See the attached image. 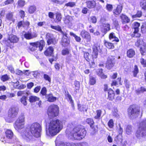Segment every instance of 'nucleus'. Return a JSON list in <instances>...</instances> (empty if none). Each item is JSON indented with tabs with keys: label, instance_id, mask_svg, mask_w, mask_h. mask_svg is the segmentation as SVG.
I'll return each instance as SVG.
<instances>
[{
	"label": "nucleus",
	"instance_id": "f257e3e1",
	"mask_svg": "<svg viewBox=\"0 0 146 146\" xmlns=\"http://www.w3.org/2000/svg\"><path fill=\"white\" fill-rule=\"evenodd\" d=\"M30 130V131L29 130H26L24 133L21 134L23 138L27 142L31 141L33 136L36 137H40L41 127L39 124L33 123L31 125Z\"/></svg>",
	"mask_w": 146,
	"mask_h": 146
},
{
	"label": "nucleus",
	"instance_id": "f03ea898",
	"mask_svg": "<svg viewBox=\"0 0 146 146\" xmlns=\"http://www.w3.org/2000/svg\"><path fill=\"white\" fill-rule=\"evenodd\" d=\"M66 135L70 138L80 140L85 137L86 132L84 126L78 125L73 129L68 127L66 131Z\"/></svg>",
	"mask_w": 146,
	"mask_h": 146
},
{
	"label": "nucleus",
	"instance_id": "7ed1b4c3",
	"mask_svg": "<svg viewBox=\"0 0 146 146\" xmlns=\"http://www.w3.org/2000/svg\"><path fill=\"white\" fill-rule=\"evenodd\" d=\"M63 125L59 120L51 121L46 129V135L48 137L53 136L56 135L62 129Z\"/></svg>",
	"mask_w": 146,
	"mask_h": 146
},
{
	"label": "nucleus",
	"instance_id": "20e7f679",
	"mask_svg": "<svg viewBox=\"0 0 146 146\" xmlns=\"http://www.w3.org/2000/svg\"><path fill=\"white\" fill-rule=\"evenodd\" d=\"M136 136L139 139L146 140V119H143L140 122Z\"/></svg>",
	"mask_w": 146,
	"mask_h": 146
},
{
	"label": "nucleus",
	"instance_id": "39448f33",
	"mask_svg": "<svg viewBox=\"0 0 146 146\" xmlns=\"http://www.w3.org/2000/svg\"><path fill=\"white\" fill-rule=\"evenodd\" d=\"M19 111V108L17 106L11 107L8 111L7 117L5 118V121L8 122H12L17 117Z\"/></svg>",
	"mask_w": 146,
	"mask_h": 146
},
{
	"label": "nucleus",
	"instance_id": "423d86ee",
	"mask_svg": "<svg viewBox=\"0 0 146 146\" xmlns=\"http://www.w3.org/2000/svg\"><path fill=\"white\" fill-rule=\"evenodd\" d=\"M25 117L23 114H22L17 119L14 125L16 130H19L23 129L24 127Z\"/></svg>",
	"mask_w": 146,
	"mask_h": 146
},
{
	"label": "nucleus",
	"instance_id": "0eeeda50",
	"mask_svg": "<svg viewBox=\"0 0 146 146\" xmlns=\"http://www.w3.org/2000/svg\"><path fill=\"white\" fill-rule=\"evenodd\" d=\"M58 109V107L56 105L50 106L48 107L47 111L49 117L51 118L57 116L59 113Z\"/></svg>",
	"mask_w": 146,
	"mask_h": 146
},
{
	"label": "nucleus",
	"instance_id": "6e6552de",
	"mask_svg": "<svg viewBox=\"0 0 146 146\" xmlns=\"http://www.w3.org/2000/svg\"><path fill=\"white\" fill-rule=\"evenodd\" d=\"M139 110L138 108L132 106L128 109V115L129 118L133 119L136 117L139 113Z\"/></svg>",
	"mask_w": 146,
	"mask_h": 146
},
{
	"label": "nucleus",
	"instance_id": "1a4fd4ad",
	"mask_svg": "<svg viewBox=\"0 0 146 146\" xmlns=\"http://www.w3.org/2000/svg\"><path fill=\"white\" fill-rule=\"evenodd\" d=\"M31 46L30 47V49L31 51H33L36 49L37 47H39L40 51H41L45 45L44 42V41L41 40L39 42H36L30 43Z\"/></svg>",
	"mask_w": 146,
	"mask_h": 146
},
{
	"label": "nucleus",
	"instance_id": "9d476101",
	"mask_svg": "<svg viewBox=\"0 0 146 146\" xmlns=\"http://www.w3.org/2000/svg\"><path fill=\"white\" fill-rule=\"evenodd\" d=\"M116 60L114 57L109 56L108 58L106 64V67L108 69H110L114 66Z\"/></svg>",
	"mask_w": 146,
	"mask_h": 146
},
{
	"label": "nucleus",
	"instance_id": "9b49d317",
	"mask_svg": "<svg viewBox=\"0 0 146 146\" xmlns=\"http://www.w3.org/2000/svg\"><path fill=\"white\" fill-rule=\"evenodd\" d=\"M93 50L92 57V59L94 60L97 57L98 52L100 50V46L97 44H94L93 47Z\"/></svg>",
	"mask_w": 146,
	"mask_h": 146
},
{
	"label": "nucleus",
	"instance_id": "f8f14e48",
	"mask_svg": "<svg viewBox=\"0 0 146 146\" xmlns=\"http://www.w3.org/2000/svg\"><path fill=\"white\" fill-rule=\"evenodd\" d=\"M19 40V38L15 35H13L9 36L8 39L6 41V44L7 46L10 47V44L8 43L9 41L13 43L17 42Z\"/></svg>",
	"mask_w": 146,
	"mask_h": 146
},
{
	"label": "nucleus",
	"instance_id": "ddd939ff",
	"mask_svg": "<svg viewBox=\"0 0 146 146\" xmlns=\"http://www.w3.org/2000/svg\"><path fill=\"white\" fill-rule=\"evenodd\" d=\"M80 35L82 37L86 39L87 42H90L91 40V36L88 32L85 30L82 31L80 33Z\"/></svg>",
	"mask_w": 146,
	"mask_h": 146
},
{
	"label": "nucleus",
	"instance_id": "4468645a",
	"mask_svg": "<svg viewBox=\"0 0 146 146\" xmlns=\"http://www.w3.org/2000/svg\"><path fill=\"white\" fill-rule=\"evenodd\" d=\"M62 34L63 35L62 40V44L64 46H67L69 42V40H68V37L67 36V34L66 32H62Z\"/></svg>",
	"mask_w": 146,
	"mask_h": 146
},
{
	"label": "nucleus",
	"instance_id": "2eb2a0df",
	"mask_svg": "<svg viewBox=\"0 0 146 146\" xmlns=\"http://www.w3.org/2000/svg\"><path fill=\"white\" fill-rule=\"evenodd\" d=\"M100 27L101 31L104 34L106 33L110 29V25L108 23L104 25H100Z\"/></svg>",
	"mask_w": 146,
	"mask_h": 146
},
{
	"label": "nucleus",
	"instance_id": "dca6fc26",
	"mask_svg": "<svg viewBox=\"0 0 146 146\" xmlns=\"http://www.w3.org/2000/svg\"><path fill=\"white\" fill-rule=\"evenodd\" d=\"M37 34L36 33H32L30 32L26 33L24 35L25 37L27 39H31L37 36Z\"/></svg>",
	"mask_w": 146,
	"mask_h": 146
},
{
	"label": "nucleus",
	"instance_id": "f3484780",
	"mask_svg": "<svg viewBox=\"0 0 146 146\" xmlns=\"http://www.w3.org/2000/svg\"><path fill=\"white\" fill-rule=\"evenodd\" d=\"M86 121L88 124L90 125L92 128L91 130L94 131L92 134H94L96 131V130L94 128L93 126V125L94 123L93 119L91 118H88L86 119Z\"/></svg>",
	"mask_w": 146,
	"mask_h": 146
},
{
	"label": "nucleus",
	"instance_id": "a211bd4d",
	"mask_svg": "<svg viewBox=\"0 0 146 146\" xmlns=\"http://www.w3.org/2000/svg\"><path fill=\"white\" fill-rule=\"evenodd\" d=\"M87 7L89 9H92L95 7L96 3L94 0L88 1L86 2Z\"/></svg>",
	"mask_w": 146,
	"mask_h": 146
},
{
	"label": "nucleus",
	"instance_id": "6ab92c4d",
	"mask_svg": "<svg viewBox=\"0 0 146 146\" xmlns=\"http://www.w3.org/2000/svg\"><path fill=\"white\" fill-rule=\"evenodd\" d=\"M122 8V6L121 5H118L116 8L114 9L113 13L116 15H119L121 12Z\"/></svg>",
	"mask_w": 146,
	"mask_h": 146
},
{
	"label": "nucleus",
	"instance_id": "aec40b11",
	"mask_svg": "<svg viewBox=\"0 0 146 146\" xmlns=\"http://www.w3.org/2000/svg\"><path fill=\"white\" fill-rule=\"evenodd\" d=\"M108 99L110 100H112L114 98L115 93L111 89H109L108 91Z\"/></svg>",
	"mask_w": 146,
	"mask_h": 146
},
{
	"label": "nucleus",
	"instance_id": "412c9836",
	"mask_svg": "<svg viewBox=\"0 0 146 146\" xmlns=\"http://www.w3.org/2000/svg\"><path fill=\"white\" fill-rule=\"evenodd\" d=\"M46 97L47 100L50 102H54L56 100V98L54 97L51 94L46 95Z\"/></svg>",
	"mask_w": 146,
	"mask_h": 146
},
{
	"label": "nucleus",
	"instance_id": "4be33fe9",
	"mask_svg": "<svg viewBox=\"0 0 146 146\" xmlns=\"http://www.w3.org/2000/svg\"><path fill=\"white\" fill-rule=\"evenodd\" d=\"M135 51L132 49L128 50L127 52V56L130 58H131L135 55Z\"/></svg>",
	"mask_w": 146,
	"mask_h": 146
},
{
	"label": "nucleus",
	"instance_id": "5701e85b",
	"mask_svg": "<svg viewBox=\"0 0 146 146\" xmlns=\"http://www.w3.org/2000/svg\"><path fill=\"white\" fill-rule=\"evenodd\" d=\"M53 48L51 46L49 47L45 52L44 54L47 56H51L53 54Z\"/></svg>",
	"mask_w": 146,
	"mask_h": 146
},
{
	"label": "nucleus",
	"instance_id": "b1692460",
	"mask_svg": "<svg viewBox=\"0 0 146 146\" xmlns=\"http://www.w3.org/2000/svg\"><path fill=\"white\" fill-rule=\"evenodd\" d=\"M78 109L80 111H87L88 109V106L86 105H78Z\"/></svg>",
	"mask_w": 146,
	"mask_h": 146
},
{
	"label": "nucleus",
	"instance_id": "393cba45",
	"mask_svg": "<svg viewBox=\"0 0 146 146\" xmlns=\"http://www.w3.org/2000/svg\"><path fill=\"white\" fill-rule=\"evenodd\" d=\"M120 17L121 19L122 22L123 23H128L130 21V20L128 17L123 14H121Z\"/></svg>",
	"mask_w": 146,
	"mask_h": 146
},
{
	"label": "nucleus",
	"instance_id": "a878e982",
	"mask_svg": "<svg viewBox=\"0 0 146 146\" xmlns=\"http://www.w3.org/2000/svg\"><path fill=\"white\" fill-rule=\"evenodd\" d=\"M135 45L137 46L143 47L145 46V44L142 40L138 39L135 43Z\"/></svg>",
	"mask_w": 146,
	"mask_h": 146
},
{
	"label": "nucleus",
	"instance_id": "bb28decb",
	"mask_svg": "<svg viewBox=\"0 0 146 146\" xmlns=\"http://www.w3.org/2000/svg\"><path fill=\"white\" fill-rule=\"evenodd\" d=\"M109 37L110 40H112L113 41H115L116 42H118L119 41L118 38L115 36L114 33H111Z\"/></svg>",
	"mask_w": 146,
	"mask_h": 146
},
{
	"label": "nucleus",
	"instance_id": "cd10ccee",
	"mask_svg": "<svg viewBox=\"0 0 146 146\" xmlns=\"http://www.w3.org/2000/svg\"><path fill=\"white\" fill-rule=\"evenodd\" d=\"M140 25V23L137 22H134L133 23L132 25V27L134 29V31H135V32L139 31V27Z\"/></svg>",
	"mask_w": 146,
	"mask_h": 146
},
{
	"label": "nucleus",
	"instance_id": "c85d7f7f",
	"mask_svg": "<svg viewBox=\"0 0 146 146\" xmlns=\"http://www.w3.org/2000/svg\"><path fill=\"white\" fill-rule=\"evenodd\" d=\"M6 135L8 139H11L13 136V133L10 130H7L5 132Z\"/></svg>",
	"mask_w": 146,
	"mask_h": 146
},
{
	"label": "nucleus",
	"instance_id": "c756f323",
	"mask_svg": "<svg viewBox=\"0 0 146 146\" xmlns=\"http://www.w3.org/2000/svg\"><path fill=\"white\" fill-rule=\"evenodd\" d=\"M146 91V88L143 87H141L140 88H138L135 90V92L137 94L139 95L141 93H143Z\"/></svg>",
	"mask_w": 146,
	"mask_h": 146
},
{
	"label": "nucleus",
	"instance_id": "7c9ffc66",
	"mask_svg": "<svg viewBox=\"0 0 146 146\" xmlns=\"http://www.w3.org/2000/svg\"><path fill=\"white\" fill-rule=\"evenodd\" d=\"M125 132L128 135L131 134L133 132L132 127L131 125H127L125 129Z\"/></svg>",
	"mask_w": 146,
	"mask_h": 146
},
{
	"label": "nucleus",
	"instance_id": "2f4dec72",
	"mask_svg": "<svg viewBox=\"0 0 146 146\" xmlns=\"http://www.w3.org/2000/svg\"><path fill=\"white\" fill-rule=\"evenodd\" d=\"M102 111L101 110H97L96 111V115L94 117V119L99 120L100 119L102 114Z\"/></svg>",
	"mask_w": 146,
	"mask_h": 146
},
{
	"label": "nucleus",
	"instance_id": "473e14b6",
	"mask_svg": "<svg viewBox=\"0 0 146 146\" xmlns=\"http://www.w3.org/2000/svg\"><path fill=\"white\" fill-rule=\"evenodd\" d=\"M39 98L36 96H31L29 97V102H33L37 101H39Z\"/></svg>",
	"mask_w": 146,
	"mask_h": 146
},
{
	"label": "nucleus",
	"instance_id": "72a5a7b5",
	"mask_svg": "<svg viewBox=\"0 0 146 146\" xmlns=\"http://www.w3.org/2000/svg\"><path fill=\"white\" fill-rule=\"evenodd\" d=\"M50 27L52 29L60 32L62 34V32H63L62 30L61 27L58 25L53 26L51 25Z\"/></svg>",
	"mask_w": 146,
	"mask_h": 146
},
{
	"label": "nucleus",
	"instance_id": "f704fd0d",
	"mask_svg": "<svg viewBox=\"0 0 146 146\" xmlns=\"http://www.w3.org/2000/svg\"><path fill=\"white\" fill-rule=\"evenodd\" d=\"M84 57L88 62H90V61L91 56L88 53L85 52L84 53Z\"/></svg>",
	"mask_w": 146,
	"mask_h": 146
},
{
	"label": "nucleus",
	"instance_id": "c9c22d12",
	"mask_svg": "<svg viewBox=\"0 0 146 146\" xmlns=\"http://www.w3.org/2000/svg\"><path fill=\"white\" fill-rule=\"evenodd\" d=\"M104 44L109 49H112L114 48V46L112 43L108 42L105 41Z\"/></svg>",
	"mask_w": 146,
	"mask_h": 146
},
{
	"label": "nucleus",
	"instance_id": "e433bc0d",
	"mask_svg": "<svg viewBox=\"0 0 146 146\" xmlns=\"http://www.w3.org/2000/svg\"><path fill=\"white\" fill-rule=\"evenodd\" d=\"M53 36L50 33H47L46 35V39L47 40V43H50V40H53L52 39V38H53Z\"/></svg>",
	"mask_w": 146,
	"mask_h": 146
},
{
	"label": "nucleus",
	"instance_id": "4c0bfd02",
	"mask_svg": "<svg viewBox=\"0 0 146 146\" xmlns=\"http://www.w3.org/2000/svg\"><path fill=\"white\" fill-rule=\"evenodd\" d=\"M140 5L142 9H143L144 10H146V0H141L140 2Z\"/></svg>",
	"mask_w": 146,
	"mask_h": 146
},
{
	"label": "nucleus",
	"instance_id": "58836bf2",
	"mask_svg": "<svg viewBox=\"0 0 146 146\" xmlns=\"http://www.w3.org/2000/svg\"><path fill=\"white\" fill-rule=\"evenodd\" d=\"M13 12H9L6 15V18L8 20L13 21Z\"/></svg>",
	"mask_w": 146,
	"mask_h": 146
},
{
	"label": "nucleus",
	"instance_id": "ea45409f",
	"mask_svg": "<svg viewBox=\"0 0 146 146\" xmlns=\"http://www.w3.org/2000/svg\"><path fill=\"white\" fill-rule=\"evenodd\" d=\"M21 102L24 106H26L27 104V98L25 96H23L20 100Z\"/></svg>",
	"mask_w": 146,
	"mask_h": 146
},
{
	"label": "nucleus",
	"instance_id": "a19ab883",
	"mask_svg": "<svg viewBox=\"0 0 146 146\" xmlns=\"http://www.w3.org/2000/svg\"><path fill=\"white\" fill-rule=\"evenodd\" d=\"M96 82V78L92 76H90V77L89 83L91 85L95 84Z\"/></svg>",
	"mask_w": 146,
	"mask_h": 146
},
{
	"label": "nucleus",
	"instance_id": "79ce46f5",
	"mask_svg": "<svg viewBox=\"0 0 146 146\" xmlns=\"http://www.w3.org/2000/svg\"><path fill=\"white\" fill-rule=\"evenodd\" d=\"M70 35L74 37L76 41L78 42H80V41L81 39L79 36H76L72 32H70Z\"/></svg>",
	"mask_w": 146,
	"mask_h": 146
},
{
	"label": "nucleus",
	"instance_id": "37998d69",
	"mask_svg": "<svg viewBox=\"0 0 146 146\" xmlns=\"http://www.w3.org/2000/svg\"><path fill=\"white\" fill-rule=\"evenodd\" d=\"M36 7L34 6H30L29 9V12L30 13H34L36 10Z\"/></svg>",
	"mask_w": 146,
	"mask_h": 146
},
{
	"label": "nucleus",
	"instance_id": "c03bdc74",
	"mask_svg": "<svg viewBox=\"0 0 146 146\" xmlns=\"http://www.w3.org/2000/svg\"><path fill=\"white\" fill-rule=\"evenodd\" d=\"M139 72V70L138 67L137 65L134 66V70L133 71V76L134 77H136L137 75Z\"/></svg>",
	"mask_w": 146,
	"mask_h": 146
},
{
	"label": "nucleus",
	"instance_id": "a18cd8bd",
	"mask_svg": "<svg viewBox=\"0 0 146 146\" xmlns=\"http://www.w3.org/2000/svg\"><path fill=\"white\" fill-rule=\"evenodd\" d=\"M61 15L60 13H56V20L55 22L57 23L60 21L61 20Z\"/></svg>",
	"mask_w": 146,
	"mask_h": 146
},
{
	"label": "nucleus",
	"instance_id": "49530a36",
	"mask_svg": "<svg viewBox=\"0 0 146 146\" xmlns=\"http://www.w3.org/2000/svg\"><path fill=\"white\" fill-rule=\"evenodd\" d=\"M142 12L141 11H138L136 14L132 16L133 18H134L137 17H140L142 15Z\"/></svg>",
	"mask_w": 146,
	"mask_h": 146
},
{
	"label": "nucleus",
	"instance_id": "de8ad7c7",
	"mask_svg": "<svg viewBox=\"0 0 146 146\" xmlns=\"http://www.w3.org/2000/svg\"><path fill=\"white\" fill-rule=\"evenodd\" d=\"M140 51L141 54L142 55H145L146 54V50L145 49V46L142 47L140 48Z\"/></svg>",
	"mask_w": 146,
	"mask_h": 146
},
{
	"label": "nucleus",
	"instance_id": "09e8293b",
	"mask_svg": "<svg viewBox=\"0 0 146 146\" xmlns=\"http://www.w3.org/2000/svg\"><path fill=\"white\" fill-rule=\"evenodd\" d=\"M112 114L113 115L117 118L119 117V115L118 113V110L117 109H115L113 111Z\"/></svg>",
	"mask_w": 146,
	"mask_h": 146
},
{
	"label": "nucleus",
	"instance_id": "8fccbe9b",
	"mask_svg": "<svg viewBox=\"0 0 146 146\" xmlns=\"http://www.w3.org/2000/svg\"><path fill=\"white\" fill-rule=\"evenodd\" d=\"M97 20L96 17L94 16H92L90 18V21L93 23H96L97 22Z\"/></svg>",
	"mask_w": 146,
	"mask_h": 146
},
{
	"label": "nucleus",
	"instance_id": "3c124183",
	"mask_svg": "<svg viewBox=\"0 0 146 146\" xmlns=\"http://www.w3.org/2000/svg\"><path fill=\"white\" fill-rule=\"evenodd\" d=\"M9 77L7 75H3L1 77V80L3 82H5L9 80Z\"/></svg>",
	"mask_w": 146,
	"mask_h": 146
},
{
	"label": "nucleus",
	"instance_id": "603ef678",
	"mask_svg": "<svg viewBox=\"0 0 146 146\" xmlns=\"http://www.w3.org/2000/svg\"><path fill=\"white\" fill-rule=\"evenodd\" d=\"M19 82L18 81H17L15 83L16 84V85H16L17 88H18L20 89H22L25 88L26 87V86L24 84H22L21 85L19 86H18V85L19 84Z\"/></svg>",
	"mask_w": 146,
	"mask_h": 146
},
{
	"label": "nucleus",
	"instance_id": "864d4df0",
	"mask_svg": "<svg viewBox=\"0 0 146 146\" xmlns=\"http://www.w3.org/2000/svg\"><path fill=\"white\" fill-rule=\"evenodd\" d=\"M25 1L23 0H19L18 1V5L21 7H23L25 5Z\"/></svg>",
	"mask_w": 146,
	"mask_h": 146
},
{
	"label": "nucleus",
	"instance_id": "5fc2aeb1",
	"mask_svg": "<svg viewBox=\"0 0 146 146\" xmlns=\"http://www.w3.org/2000/svg\"><path fill=\"white\" fill-rule=\"evenodd\" d=\"M108 125L110 128H112L114 126L113 121L112 119H110L108 123Z\"/></svg>",
	"mask_w": 146,
	"mask_h": 146
},
{
	"label": "nucleus",
	"instance_id": "6e6d98bb",
	"mask_svg": "<svg viewBox=\"0 0 146 146\" xmlns=\"http://www.w3.org/2000/svg\"><path fill=\"white\" fill-rule=\"evenodd\" d=\"M75 5V3L74 2H69L66 3L65 5V6L67 7H73Z\"/></svg>",
	"mask_w": 146,
	"mask_h": 146
},
{
	"label": "nucleus",
	"instance_id": "4d7b16f0",
	"mask_svg": "<svg viewBox=\"0 0 146 146\" xmlns=\"http://www.w3.org/2000/svg\"><path fill=\"white\" fill-rule=\"evenodd\" d=\"M75 146H87L88 143L86 142H83L82 143H77L76 144H75Z\"/></svg>",
	"mask_w": 146,
	"mask_h": 146
},
{
	"label": "nucleus",
	"instance_id": "13d9d810",
	"mask_svg": "<svg viewBox=\"0 0 146 146\" xmlns=\"http://www.w3.org/2000/svg\"><path fill=\"white\" fill-rule=\"evenodd\" d=\"M138 32H135L134 31L132 35V36L136 37H139L141 36V34L138 33Z\"/></svg>",
	"mask_w": 146,
	"mask_h": 146
},
{
	"label": "nucleus",
	"instance_id": "bf43d9fd",
	"mask_svg": "<svg viewBox=\"0 0 146 146\" xmlns=\"http://www.w3.org/2000/svg\"><path fill=\"white\" fill-rule=\"evenodd\" d=\"M75 144L70 143H62L60 146H75Z\"/></svg>",
	"mask_w": 146,
	"mask_h": 146
},
{
	"label": "nucleus",
	"instance_id": "052dcab7",
	"mask_svg": "<svg viewBox=\"0 0 146 146\" xmlns=\"http://www.w3.org/2000/svg\"><path fill=\"white\" fill-rule=\"evenodd\" d=\"M140 62L143 66L146 67V60L141 58L140 60Z\"/></svg>",
	"mask_w": 146,
	"mask_h": 146
},
{
	"label": "nucleus",
	"instance_id": "680f3d73",
	"mask_svg": "<svg viewBox=\"0 0 146 146\" xmlns=\"http://www.w3.org/2000/svg\"><path fill=\"white\" fill-rule=\"evenodd\" d=\"M43 77L46 80L48 81L49 82H51V78L48 75L44 74Z\"/></svg>",
	"mask_w": 146,
	"mask_h": 146
},
{
	"label": "nucleus",
	"instance_id": "e2e57ef3",
	"mask_svg": "<svg viewBox=\"0 0 146 146\" xmlns=\"http://www.w3.org/2000/svg\"><path fill=\"white\" fill-rule=\"evenodd\" d=\"M141 32L143 33H146V25H143L141 27Z\"/></svg>",
	"mask_w": 146,
	"mask_h": 146
},
{
	"label": "nucleus",
	"instance_id": "0e129e2a",
	"mask_svg": "<svg viewBox=\"0 0 146 146\" xmlns=\"http://www.w3.org/2000/svg\"><path fill=\"white\" fill-rule=\"evenodd\" d=\"M40 93L42 95H46V88L45 87L43 88L41 90Z\"/></svg>",
	"mask_w": 146,
	"mask_h": 146
},
{
	"label": "nucleus",
	"instance_id": "69168bd1",
	"mask_svg": "<svg viewBox=\"0 0 146 146\" xmlns=\"http://www.w3.org/2000/svg\"><path fill=\"white\" fill-rule=\"evenodd\" d=\"M79 82L76 81L74 83V85L75 86V89L76 90H78L79 88L80 85Z\"/></svg>",
	"mask_w": 146,
	"mask_h": 146
},
{
	"label": "nucleus",
	"instance_id": "338daca9",
	"mask_svg": "<svg viewBox=\"0 0 146 146\" xmlns=\"http://www.w3.org/2000/svg\"><path fill=\"white\" fill-rule=\"evenodd\" d=\"M105 23V19H104L102 18L100 19L99 22L100 25H104L106 24V23Z\"/></svg>",
	"mask_w": 146,
	"mask_h": 146
},
{
	"label": "nucleus",
	"instance_id": "774afa93",
	"mask_svg": "<svg viewBox=\"0 0 146 146\" xmlns=\"http://www.w3.org/2000/svg\"><path fill=\"white\" fill-rule=\"evenodd\" d=\"M107 9L109 11H111L113 9V7L112 5L108 4L106 6Z\"/></svg>",
	"mask_w": 146,
	"mask_h": 146
}]
</instances>
